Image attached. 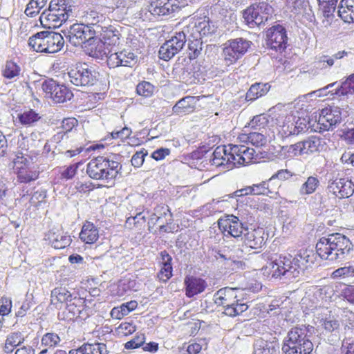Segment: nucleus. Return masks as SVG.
<instances>
[{
  "instance_id": "obj_34",
  "label": "nucleus",
  "mask_w": 354,
  "mask_h": 354,
  "mask_svg": "<svg viewBox=\"0 0 354 354\" xmlns=\"http://www.w3.org/2000/svg\"><path fill=\"white\" fill-rule=\"evenodd\" d=\"M41 24L44 26L49 28L60 26L64 21V17L57 15L49 9H46L42 12L39 17Z\"/></svg>"
},
{
  "instance_id": "obj_50",
  "label": "nucleus",
  "mask_w": 354,
  "mask_h": 354,
  "mask_svg": "<svg viewBox=\"0 0 354 354\" xmlns=\"http://www.w3.org/2000/svg\"><path fill=\"white\" fill-rule=\"evenodd\" d=\"M80 163L70 165L59 169L60 179L64 180H71L77 174Z\"/></svg>"
},
{
  "instance_id": "obj_10",
  "label": "nucleus",
  "mask_w": 354,
  "mask_h": 354,
  "mask_svg": "<svg viewBox=\"0 0 354 354\" xmlns=\"http://www.w3.org/2000/svg\"><path fill=\"white\" fill-rule=\"evenodd\" d=\"M252 42L243 37L228 40L223 50L224 59L227 65L233 64L241 58L250 48Z\"/></svg>"
},
{
  "instance_id": "obj_53",
  "label": "nucleus",
  "mask_w": 354,
  "mask_h": 354,
  "mask_svg": "<svg viewBox=\"0 0 354 354\" xmlns=\"http://www.w3.org/2000/svg\"><path fill=\"white\" fill-rule=\"evenodd\" d=\"M334 65L333 57L328 55H322L316 58L315 66L317 68L326 69Z\"/></svg>"
},
{
  "instance_id": "obj_8",
  "label": "nucleus",
  "mask_w": 354,
  "mask_h": 354,
  "mask_svg": "<svg viewBox=\"0 0 354 354\" xmlns=\"http://www.w3.org/2000/svg\"><path fill=\"white\" fill-rule=\"evenodd\" d=\"M98 30L95 24H75L71 25L67 31H64V34L73 46H79L92 40L94 41L95 33L97 32Z\"/></svg>"
},
{
  "instance_id": "obj_30",
  "label": "nucleus",
  "mask_w": 354,
  "mask_h": 354,
  "mask_svg": "<svg viewBox=\"0 0 354 354\" xmlns=\"http://www.w3.org/2000/svg\"><path fill=\"white\" fill-rule=\"evenodd\" d=\"M338 16L345 23L354 22V0H341L338 6Z\"/></svg>"
},
{
  "instance_id": "obj_62",
  "label": "nucleus",
  "mask_w": 354,
  "mask_h": 354,
  "mask_svg": "<svg viewBox=\"0 0 354 354\" xmlns=\"http://www.w3.org/2000/svg\"><path fill=\"white\" fill-rule=\"evenodd\" d=\"M287 153L289 156H297L304 155V151L303 150L302 142H298L294 145H291L290 146L286 147Z\"/></svg>"
},
{
  "instance_id": "obj_42",
  "label": "nucleus",
  "mask_w": 354,
  "mask_h": 354,
  "mask_svg": "<svg viewBox=\"0 0 354 354\" xmlns=\"http://www.w3.org/2000/svg\"><path fill=\"white\" fill-rule=\"evenodd\" d=\"M153 216H156V221H163L167 225H171L173 223L172 214L170 212L169 207L165 205H158L154 208Z\"/></svg>"
},
{
  "instance_id": "obj_32",
  "label": "nucleus",
  "mask_w": 354,
  "mask_h": 354,
  "mask_svg": "<svg viewBox=\"0 0 354 354\" xmlns=\"http://www.w3.org/2000/svg\"><path fill=\"white\" fill-rule=\"evenodd\" d=\"M160 255L162 266L158 274V277L160 281L166 282L172 276V258L165 250L162 251Z\"/></svg>"
},
{
  "instance_id": "obj_16",
  "label": "nucleus",
  "mask_w": 354,
  "mask_h": 354,
  "mask_svg": "<svg viewBox=\"0 0 354 354\" xmlns=\"http://www.w3.org/2000/svg\"><path fill=\"white\" fill-rule=\"evenodd\" d=\"M342 119V109L337 106L326 107L321 111L318 122L328 131L332 130Z\"/></svg>"
},
{
  "instance_id": "obj_56",
  "label": "nucleus",
  "mask_w": 354,
  "mask_h": 354,
  "mask_svg": "<svg viewBox=\"0 0 354 354\" xmlns=\"http://www.w3.org/2000/svg\"><path fill=\"white\" fill-rule=\"evenodd\" d=\"M354 276V266L339 268L333 272L334 278H347Z\"/></svg>"
},
{
  "instance_id": "obj_61",
  "label": "nucleus",
  "mask_w": 354,
  "mask_h": 354,
  "mask_svg": "<svg viewBox=\"0 0 354 354\" xmlns=\"http://www.w3.org/2000/svg\"><path fill=\"white\" fill-rule=\"evenodd\" d=\"M136 285V282L135 280H132L130 279H125L123 280H120L118 283V288L120 290H122L121 294H124V292L131 290H135Z\"/></svg>"
},
{
  "instance_id": "obj_12",
  "label": "nucleus",
  "mask_w": 354,
  "mask_h": 354,
  "mask_svg": "<svg viewBox=\"0 0 354 354\" xmlns=\"http://www.w3.org/2000/svg\"><path fill=\"white\" fill-rule=\"evenodd\" d=\"M85 300L78 296H75L71 301L67 303L65 308L58 313V318L61 320L71 321L77 319H86L88 315L85 309Z\"/></svg>"
},
{
  "instance_id": "obj_11",
  "label": "nucleus",
  "mask_w": 354,
  "mask_h": 354,
  "mask_svg": "<svg viewBox=\"0 0 354 354\" xmlns=\"http://www.w3.org/2000/svg\"><path fill=\"white\" fill-rule=\"evenodd\" d=\"M41 89L46 98L51 99L55 103H62L70 100L73 93L64 85L59 84L53 79L46 80L41 84Z\"/></svg>"
},
{
  "instance_id": "obj_39",
  "label": "nucleus",
  "mask_w": 354,
  "mask_h": 354,
  "mask_svg": "<svg viewBox=\"0 0 354 354\" xmlns=\"http://www.w3.org/2000/svg\"><path fill=\"white\" fill-rule=\"evenodd\" d=\"M48 31H41L30 37L28 40L29 46L37 52L43 53L45 43H46V35Z\"/></svg>"
},
{
  "instance_id": "obj_55",
  "label": "nucleus",
  "mask_w": 354,
  "mask_h": 354,
  "mask_svg": "<svg viewBox=\"0 0 354 354\" xmlns=\"http://www.w3.org/2000/svg\"><path fill=\"white\" fill-rule=\"evenodd\" d=\"M87 354H107L106 346L103 343L84 344Z\"/></svg>"
},
{
  "instance_id": "obj_41",
  "label": "nucleus",
  "mask_w": 354,
  "mask_h": 354,
  "mask_svg": "<svg viewBox=\"0 0 354 354\" xmlns=\"http://www.w3.org/2000/svg\"><path fill=\"white\" fill-rule=\"evenodd\" d=\"M319 185L320 181L317 176H309L300 187L299 194L301 196L312 194L315 192Z\"/></svg>"
},
{
  "instance_id": "obj_22",
  "label": "nucleus",
  "mask_w": 354,
  "mask_h": 354,
  "mask_svg": "<svg viewBox=\"0 0 354 354\" xmlns=\"http://www.w3.org/2000/svg\"><path fill=\"white\" fill-rule=\"evenodd\" d=\"M185 28L189 30L191 38H202L213 33L214 31V26L207 20L192 22Z\"/></svg>"
},
{
  "instance_id": "obj_27",
  "label": "nucleus",
  "mask_w": 354,
  "mask_h": 354,
  "mask_svg": "<svg viewBox=\"0 0 354 354\" xmlns=\"http://www.w3.org/2000/svg\"><path fill=\"white\" fill-rule=\"evenodd\" d=\"M45 43V53H55L59 51L64 46V40L61 34L53 31H48Z\"/></svg>"
},
{
  "instance_id": "obj_43",
  "label": "nucleus",
  "mask_w": 354,
  "mask_h": 354,
  "mask_svg": "<svg viewBox=\"0 0 354 354\" xmlns=\"http://www.w3.org/2000/svg\"><path fill=\"white\" fill-rule=\"evenodd\" d=\"M187 41H188L189 58L191 59L197 58L201 54L203 49L202 38L187 37Z\"/></svg>"
},
{
  "instance_id": "obj_23",
  "label": "nucleus",
  "mask_w": 354,
  "mask_h": 354,
  "mask_svg": "<svg viewBox=\"0 0 354 354\" xmlns=\"http://www.w3.org/2000/svg\"><path fill=\"white\" fill-rule=\"evenodd\" d=\"M231 149L236 156L237 167L248 165L254 159V149L248 146L233 145Z\"/></svg>"
},
{
  "instance_id": "obj_2",
  "label": "nucleus",
  "mask_w": 354,
  "mask_h": 354,
  "mask_svg": "<svg viewBox=\"0 0 354 354\" xmlns=\"http://www.w3.org/2000/svg\"><path fill=\"white\" fill-rule=\"evenodd\" d=\"M353 249L350 239L340 233L322 237L316 244L317 254L323 259L342 261Z\"/></svg>"
},
{
  "instance_id": "obj_58",
  "label": "nucleus",
  "mask_w": 354,
  "mask_h": 354,
  "mask_svg": "<svg viewBox=\"0 0 354 354\" xmlns=\"http://www.w3.org/2000/svg\"><path fill=\"white\" fill-rule=\"evenodd\" d=\"M145 341V336L144 334H140L136 335L133 339L127 342L124 344V347L127 349H133L138 348L140 346H142L143 344Z\"/></svg>"
},
{
  "instance_id": "obj_44",
  "label": "nucleus",
  "mask_w": 354,
  "mask_h": 354,
  "mask_svg": "<svg viewBox=\"0 0 354 354\" xmlns=\"http://www.w3.org/2000/svg\"><path fill=\"white\" fill-rule=\"evenodd\" d=\"M17 118L19 121L25 126H33L41 119L39 114L32 109L19 113Z\"/></svg>"
},
{
  "instance_id": "obj_6",
  "label": "nucleus",
  "mask_w": 354,
  "mask_h": 354,
  "mask_svg": "<svg viewBox=\"0 0 354 354\" xmlns=\"http://www.w3.org/2000/svg\"><path fill=\"white\" fill-rule=\"evenodd\" d=\"M67 76L71 84L82 88L93 86L98 80V73L86 63L78 64L71 68Z\"/></svg>"
},
{
  "instance_id": "obj_24",
  "label": "nucleus",
  "mask_w": 354,
  "mask_h": 354,
  "mask_svg": "<svg viewBox=\"0 0 354 354\" xmlns=\"http://www.w3.org/2000/svg\"><path fill=\"white\" fill-rule=\"evenodd\" d=\"M254 354H279V343L274 337L273 340L258 339L254 343Z\"/></svg>"
},
{
  "instance_id": "obj_20",
  "label": "nucleus",
  "mask_w": 354,
  "mask_h": 354,
  "mask_svg": "<svg viewBox=\"0 0 354 354\" xmlns=\"http://www.w3.org/2000/svg\"><path fill=\"white\" fill-rule=\"evenodd\" d=\"M270 181H263L258 184H254L252 186H247L244 188L238 189L233 192L232 194H227L223 196V198H226L223 199V201H227V198H239L244 196H247L249 194L252 195H268V194L272 193L268 187V183Z\"/></svg>"
},
{
  "instance_id": "obj_46",
  "label": "nucleus",
  "mask_w": 354,
  "mask_h": 354,
  "mask_svg": "<svg viewBox=\"0 0 354 354\" xmlns=\"http://www.w3.org/2000/svg\"><path fill=\"white\" fill-rule=\"evenodd\" d=\"M20 72V66L12 61H7L2 69L3 76L8 80L19 77Z\"/></svg>"
},
{
  "instance_id": "obj_26",
  "label": "nucleus",
  "mask_w": 354,
  "mask_h": 354,
  "mask_svg": "<svg viewBox=\"0 0 354 354\" xmlns=\"http://www.w3.org/2000/svg\"><path fill=\"white\" fill-rule=\"evenodd\" d=\"M251 15H257V21H259L261 25L264 24L273 13L272 7L266 1H261L252 4V10H249Z\"/></svg>"
},
{
  "instance_id": "obj_25",
  "label": "nucleus",
  "mask_w": 354,
  "mask_h": 354,
  "mask_svg": "<svg viewBox=\"0 0 354 354\" xmlns=\"http://www.w3.org/2000/svg\"><path fill=\"white\" fill-rule=\"evenodd\" d=\"M185 284L186 295L189 298L203 292L207 286L204 279L194 277H187L185 279Z\"/></svg>"
},
{
  "instance_id": "obj_3",
  "label": "nucleus",
  "mask_w": 354,
  "mask_h": 354,
  "mask_svg": "<svg viewBox=\"0 0 354 354\" xmlns=\"http://www.w3.org/2000/svg\"><path fill=\"white\" fill-rule=\"evenodd\" d=\"M315 328L310 325H301L292 328L283 340V354H311L313 344L310 337Z\"/></svg>"
},
{
  "instance_id": "obj_29",
  "label": "nucleus",
  "mask_w": 354,
  "mask_h": 354,
  "mask_svg": "<svg viewBox=\"0 0 354 354\" xmlns=\"http://www.w3.org/2000/svg\"><path fill=\"white\" fill-rule=\"evenodd\" d=\"M46 239L49 240L52 246L55 249H62L68 247L71 243V238L64 232L50 231L46 234Z\"/></svg>"
},
{
  "instance_id": "obj_64",
  "label": "nucleus",
  "mask_w": 354,
  "mask_h": 354,
  "mask_svg": "<svg viewBox=\"0 0 354 354\" xmlns=\"http://www.w3.org/2000/svg\"><path fill=\"white\" fill-rule=\"evenodd\" d=\"M131 134V129L128 127H124L121 130L119 131H113L111 133L110 136L112 139H120L121 140H124V139L128 138Z\"/></svg>"
},
{
  "instance_id": "obj_9",
  "label": "nucleus",
  "mask_w": 354,
  "mask_h": 354,
  "mask_svg": "<svg viewBox=\"0 0 354 354\" xmlns=\"http://www.w3.org/2000/svg\"><path fill=\"white\" fill-rule=\"evenodd\" d=\"M187 37H190L189 30L185 27L176 32L169 40L166 41L159 49V57L167 61L178 53L187 42Z\"/></svg>"
},
{
  "instance_id": "obj_57",
  "label": "nucleus",
  "mask_w": 354,
  "mask_h": 354,
  "mask_svg": "<svg viewBox=\"0 0 354 354\" xmlns=\"http://www.w3.org/2000/svg\"><path fill=\"white\" fill-rule=\"evenodd\" d=\"M59 342V337L55 333H48L41 338V344L49 347L55 346Z\"/></svg>"
},
{
  "instance_id": "obj_21",
  "label": "nucleus",
  "mask_w": 354,
  "mask_h": 354,
  "mask_svg": "<svg viewBox=\"0 0 354 354\" xmlns=\"http://www.w3.org/2000/svg\"><path fill=\"white\" fill-rule=\"evenodd\" d=\"M95 26L99 28V31L95 33L94 42L99 39L109 48L119 44L120 34L114 27H105L97 24H95Z\"/></svg>"
},
{
  "instance_id": "obj_28",
  "label": "nucleus",
  "mask_w": 354,
  "mask_h": 354,
  "mask_svg": "<svg viewBox=\"0 0 354 354\" xmlns=\"http://www.w3.org/2000/svg\"><path fill=\"white\" fill-rule=\"evenodd\" d=\"M330 93L333 98L335 97H342L352 95L354 93V73L350 75L345 80H342L341 84L337 86L335 89V92L329 91L328 92Z\"/></svg>"
},
{
  "instance_id": "obj_52",
  "label": "nucleus",
  "mask_w": 354,
  "mask_h": 354,
  "mask_svg": "<svg viewBox=\"0 0 354 354\" xmlns=\"http://www.w3.org/2000/svg\"><path fill=\"white\" fill-rule=\"evenodd\" d=\"M252 10V5L247 8L245 10L243 11V18L244 19V22L250 28H254L257 26H261L259 21H257V15H249L250 10ZM252 14V13H250Z\"/></svg>"
},
{
  "instance_id": "obj_60",
  "label": "nucleus",
  "mask_w": 354,
  "mask_h": 354,
  "mask_svg": "<svg viewBox=\"0 0 354 354\" xmlns=\"http://www.w3.org/2000/svg\"><path fill=\"white\" fill-rule=\"evenodd\" d=\"M147 155V151L145 149H142L137 151L131 158V162L133 167H140L142 165L145 157Z\"/></svg>"
},
{
  "instance_id": "obj_35",
  "label": "nucleus",
  "mask_w": 354,
  "mask_h": 354,
  "mask_svg": "<svg viewBox=\"0 0 354 354\" xmlns=\"http://www.w3.org/2000/svg\"><path fill=\"white\" fill-rule=\"evenodd\" d=\"M25 339L21 332H13L8 335L5 341L3 351L6 353H12L17 346L24 343Z\"/></svg>"
},
{
  "instance_id": "obj_38",
  "label": "nucleus",
  "mask_w": 354,
  "mask_h": 354,
  "mask_svg": "<svg viewBox=\"0 0 354 354\" xmlns=\"http://www.w3.org/2000/svg\"><path fill=\"white\" fill-rule=\"evenodd\" d=\"M268 84L255 83L252 84L246 93V100L253 101L263 95H265L270 90Z\"/></svg>"
},
{
  "instance_id": "obj_36",
  "label": "nucleus",
  "mask_w": 354,
  "mask_h": 354,
  "mask_svg": "<svg viewBox=\"0 0 354 354\" xmlns=\"http://www.w3.org/2000/svg\"><path fill=\"white\" fill-rule=\"evenodd\" d=\"M95 44L89 48V55L95 59H103L104 57L108 59V56L112 53L111 48H109L99 39H97Z\"/></svg>"
},
{
  "instance_id": "obj_13",
  "label": "nucleus",
  "mask_w": 354,
  "mask_h": 354,
  "mask_svg": "<svg viewBox=\"0 0 354 354\" xmlns=\"http://www.w3.org/2000/svg\"><path fill=\"white\" fill-rule=\"evenodd\" d=\"M267 47L281 53L287 47L288 37L286 28L281 25H276L267 31Z\"/></svg>"
},
{
  "instance_id": "obj_33",
  "label": "nucleus",
  "mask_w": 354,
  "mask_h": 354,
  "mask_svg": "<svg viewBox=\"0 0 354 354\" xmlns=\"http://www.w3.org/2000/svg\"><path fill=\"white\" fill-rule=\"evenodd\" d=\"M53 12L60 17H64V21H66L72 12L71 6L68 5L67 0H51L48 8Z\"/></svg>"
},
{
  "instance_id": "obj_59",
  "label": "nucleus",
  "mask_w": 354,
  "mask_h": 354,
  "mask_svg": "<svg viewBox=\"0 0 354 354\" xmlns=\"http://www.w3.org/2000/svg\"><path fill=\"white\" fill-rule=\"evenodd\" d=\"M250 143L255 147H261L266 144V138L262 133L259 132H250Z\"/></svg>"
},
{
  "instance_id": "obj_19",
  "label": "nucleus",
  "mask_w": 354,
  "mask_h": 354,
  "mask_svg": "<svg viewBox=\"0 0 354 354\" xmlns=\"http://www.w3.org/2000/svg\"><path fill=\"white\" fill-rule=\"evenodd\" d=\"M268 236L262 227L248 228L244 234V243L250 248L259 249L265 245Z\"/></svg>"
},
{
  "instance_id": "obj_45",
  "label": "nucleus",
  "mask_w": 354,
  "mask_h": 354,
  "mask_svg": "<svg viewBox=\"0 0 354 354\" xmlns=\"http://www.w3.org/2000/svg\"><path fill=\"white\" fill-rule=\"evenodd\" d=\"M194 100V97L191 96H187L180 100L174 106L173 112L180 115L192 111L193 106L192 103Z\"/></svg>"
},
{
  "instance_id": "obj_4",
  "label": "nucleus",
  "mask_w": 354,
  "mask_h": 354,
  "mask_svg": "<svg viewBox=\"0 0 354 354\" xmlns=\"http://www.w3.org/2000/svg\"><path fill=\"white\" fill-rule=\"evenodd\" d=\"M121 169V156L113 154L91 160L86 166V173L92 179L109 183L116 178Z\"/></svg>"
},
{
  "instance_id": "obj_18",
  "label": "nucleus",
  "mask_w": 354,
  "mask_h": 354,
  "mask_svg": "<svg viewBox=\"0 0 354 354\" xmlns=\"http://www.w3.org/2000/svg\"><path fill=\"white\" fill-rule=\"evenodd\" d=\"M15 169L17 171V180L21 183H28L35 180L39 177L37 171H32L26 168L28 160L24 156H17L14 159Z\"/></svg>"
},
{
  "instance_id": "obj_54",
  "label": "nucleus",
  "mask_w": 354,
  "mask_h": 354,
  "mask_svg": "<svg viewBox=\"0 0 354 354\" xmlns=\"http://www.w3.org/2000/svg\"><path fill=\"white\" fill-rule=\"evenodd\" d=\"M295 118L290 115L286 118V122L281 127L282 131L286 134V136L291 135H297L296 125L295 122Z\"/></svg>"
},
{
  "instance_id": "obj_17",
  "label": "nucleus",
  "mask_w": 354,
  "mask_h": 354,
  "mask_svg": "<svg viewBox=\"0 0 354 354\" xmlns=\"http://www.w3.org/2000/svg\"><path fill=\"white\" fill-rule=\"evenodd\" d=\"M328 190L339 198H348L354 193V183L348 178H336L329 183Z\"/></svg>"
},
{
  "instance_id": "obj_63",
  "label": "nucleus",
  "mask_w": 354,
  "mask_h": 354,
  "mask_svg": "<svg viewBox=\"0 0 354 354\" xmlns=\"http://www.w3.org/2000/svg\"><path fill=\"white\" fill-rule=\"evenodd\" d=\"M268 123V119L264 115H256L250 122V125L252 128L260 130L264 128Z\"/></svg>"
},
{
  "instance_id": "obj_5",
  "label": "nucleus",
  "mask_w": 354,
  "mask_h": 354,
  "mask_svg": "<svg viewBox=\"0 0 354 354\" xmlns=\"http://www.w3.org/2000/svg\"><path fill=\"white\" fill-rule=\"evenodd\" d=\"M214 301L217 306L223 307L225 315L231 317L240 315L248 308L243 299L239 298L237 290L229 287L218 290L214 295Z\"/></svg>"
},
{
  "instance_id": "obj_51",
  "label": "nucleus",
  "mask_w": 354,
  "mask_h": 354,
  "mask_svg": "<svg viewBox=\"0 0 354 354\" xmlns=\"http://www.w3.org/2000/svg\"><path fill=\"white\" fill-rule=\"evenodd\" d=\"M227 150L228 145L217 147L212 153V158L210 159L212 165H215L216 167H218L219 165L223 164L222 162L220 160H222V157L226 156V151H227Z\"/></svg>"
},
{
  "instance_id": "obj_15",
  "label": "nucleus",
  "mask_w": 354,
  "mask_h": 354,
  "mask_svg": "<svg viewBox=\"0 0 354 354\" xmlns=\"http://www.w3.org/2000/svg\"><path fill=\"white\" fill-rule=\"evenodd\" d=\"M138 62V56L131 50H123L120 52L111 53L106 59L107 65L110 68L119 66L132 67Z\"/></svg>"
},
{
  "instance_id": "obj_37",
  "label": "nucleus",
  "mask_w": 354,
  "mask_h": 354,
  "mask_svg": "<svg viewBox=\"0 0 354 354\" xmlns=\"http://www.w3.org/2000/svg\"><path fill=\"white\" fill-rule=\"evenodd\" d=\"M301 142L304 154L319 152L324 147L322 139L317 136H311Z\"/></svg>"
},
{
  "instance_id": "obj_31",
  "label": "nucleus",
  "mask_w": 354,
  "mask_h": 354,
  "mask_svg": "<svg viewBox=\"0 0 354 354\" xmlns=\"http://www.w3.org/2000/svg\"><path fill=\"white\" fill-rule=\"evenodd\" d=\"M99 237V232L97 227L93 223L86 221L82 226L80 233V239L87 243H95Z\"/></svg>"
},
{
  "instance_id": "obj_1",
  "label": "nucleus",
  "mask_w": 354,
  "mask_h": 354,
  "mask_svg": "<svg viewBox=\"0 0 354 354\" xmlns=\"http://www.w3.org/2000/svg\"><path fill=\"white\" fill-rule=\"evenodd\" d=\"M315 259L314 252L308 250H299L294 257L290 254L280 255L263 268V274L274 279L292 280L313 264Z\"/></svg>"
},
{
  "instance_id": "obj_48",
  "label": "nucleus",
  "mask_w": 354,
  "mask_h": 354,
  "mask_svg": "<svg viewBox=\"0 0 354 354\" xmlns=\"http://www.w3.org/2000/svg\"><path fill=\"white\" fill-rule=\"evenodd\" d=\"M317 1L322 10L324 17L329 18L333 16L338 0H322Z\"/></svg>"
},
{
  "instance_id": "obj_49",
  "label": "nucleus",
  "mask_w": 354,
  "mask_h": 354,
  "mask_svg": "<svg viewBox=\"0 0 354 354\" xmlns=\"http://www.w3.org/2000/svg\"><path fill=\"white\" fill-rule=\"evenodd\" d=\"M155 91V86L149 82L142 81L138 84L136 92L139 95L145 97H149L153 95Z\"/></svg>"
},
{
  "instance_id": "obj_47",
  "label": "nucleus",
  "mask_w": 354,
  "mask_h": 354,
  "mask_svg": "<svg viewBox=\"0 0 354 354\" xmlns=\"http://www.w3.org/2000/svg\"><path fill=\"white\" fill-rule=\"evenodd\" d=\"M232 147H233V145H228V150L226 151V156L222 157V160H220L223 164L218 167H221L225 170H230L237 167L236 156H235V154L232 152L231 149Z\"/></svg>"
},
{
  "instance_id": "obj_7",
  "label": "nucleus",
  "mask_w": 354,
  "mask_h": 354,
  "mask_svg": "<svg viewBox=\"0 0 354 354\" xmlns=\"http://www.w3.org/2000/svg\"><path fill=\"white\" fill-rule=\"evenodd\" d=\"M180 8L179 0H152L147 8L142 10L140 17L143 20L156 19L172 13Z\"/></svg>"
},
{
  "instance_id": "obj_40",
  "label": "nucleus",
  "mask_w": 354,
  "mask_h": 354,
  "mask_svg": "<svg viewBox=\"0 0 354 354\" xmlns=\"http://www.w3.org/2000/svg\"><path fill=\"white\" fill-rule=\"evenodd\" d=\"M77 295V292H71L65 288H56L52 291V301L57 300L61 304L64 303L66 306L67 303L71 301L73 298Z\"/></svg>"
},
{
  "instance_id": "obj_14",
  "label": "nucleus",
  "mask_w": 354,
  "mask_h": 354,
  "mask_svg": "<svg viewBox=\"0 0 354 354\" xmlns=\"http://www.w3.org/2000/svg\"><path fill=\"white\" fill-rule=\"evenodd\" d=\"M218 225L221 231L234 238L241 237L243 230L246 231L248 228L245 222L234 215L219 219Z\"/></svg>"
}]
</instances>
